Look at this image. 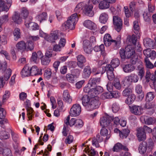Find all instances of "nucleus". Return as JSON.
Masks as SVG:
<instances>
[{
	"mask_svg": "<svg viewBox=\"0 0 156 156\" xmlns=\"http://www.w3.org/2000/svg\"><path fill=\"white\" fill-rule=\"evenodd\" d=\"M119 53L122 59L130 58L135 54L134 45H128L125 47V49H121Z\"/></svg>",
	"mask_w": 156,
	"mask_h": 156,
	"instance_id": "1",
	"label": "nucleus"
},
{
	"mask_svg": "<svg viewBox=\"0 0 156 156\" xmlns=\"http://www.w3.org/2000/svg\"><path fill=\"white\" fill-rule=\"evenodd\" d=\"M112 121L116 125L119 124L120 120L118 117L113 118V117L107 115L101 118L100 119L101 125L102 126L107 127L111 123Z\"/></svg>",
	"mask_w": 156,
	"mask_h": 156,
	"instance_id": "2",
	"label": "nucleus"
},
{
	"mask_svg": "<svg viewBox=\"0 0 156 156\" xmlns=\"http://www.w3.org/2000/svg\"><path fill=\"white\" fill-rule=\"evenodd\" d=\"M78 20V15L76 13H75L68 18L66 21V24H67L70 30H73L75 28V25Z\"/></svg>",
	"mask_w": 156,
	"mask_h": 156,
	"instance_id": "3",
	"label": "nucleus"
},
{
	"mask_svg": "<svg viewBox=\"0 0 156 156\" xmlns=\"http://www.w3.org/2000/svg\"><path fill=\"white\" fill-rule=\"evenodd\" d=\"M96 98L91 97V100L86 109L89 111L98 108L100 104Z\"/></svg>",
	"mask_w": 156,
	"mask_h": 156,
	"instance_id": "4",
	"label": "nucleus"
},
{
	"mask_svg": "<svg viewBox=\"0 0 156 156\" xmlns=\"http://www.w3.org/2000/svg\"><path fill=\"white\" fill-rule=\"evenodd\" d=\"M81 111L80 105L78 104H76L73 105L70 111V114L72 116H77L80 114Z\"/></svg>",
	"mask_w": 156,
	"mask_h": 156,
	"instance_id": "5",
	"label": "nucleus"
},
{
	"mask_svg": "<svg viewBox=\"0 0 156 156\" xmlns=\"http://www.w3.org/2000/svg\"><path fill=\"white\" fill-rule=\"evenodd\" d=\"M59 33L58 31L55 30L52 31L49 36L45 37L46 40L50 42H54L55 40L59 39Z\"/></svg>",
	"mask_w": 156,
	"mask_h": 156,
	"instance_id": "6",
	"label": "nucleus"
},
{
	"mask_svg": "<svg viewBox=\"0 0 156 156\" xmlns=\"http://www.w3.org/2000/svg\"><path fill=\"white\" fill-rule=\"evenodd\" d=\"M12 73V70L8 69L5 70L4 77H0V88L2 87L5 83V81H7L10 78Z\"/></svg>",
	"mask_w": 156,
	"mask_h": 156,
	"instance_id": "7",
	"label": "nucleus"
},
{
	"mask_svg": "<svg viewBox=\"0 0 156 156\" xmlns=\"http://www.w3.org/2000/svg\"><path fill=\"white\" fill-rule=\"evenodd\" d=\"M113 23L115 26V30L119 32L122 28V20L119 17L116 16H113Z\"/></svg>",
	"mask_w": 156,
	"mask_h": 156,
	"instance_id": "8",
	"label": "nucleus"
},
{
	"mask_svg": "<svg viewBox=\"0 0 156 156\" xmlns=\"http://www.w3.org/2000/svg\"><path fill=\"white\" fill-rule=\"evenodd\" d=\"M83 48L85 52L87 54L91 53L92 51V44L87 40H85L83 41Z\"/></svg>",
	"mask_w": 156,
	"mask_h": 156,
	"instance_id": "9",
	"label": "nucleus"
},
{
	"mask_svg": "<svg viewBox=\"0 0 156 156\" xmlns=\"http://www.w3.org/2000/svg\"><path fill=\"white\" fill-rule=\"evenodd\" d=\"M131 112L136 115H139L141 114V110L142 109L141 106L135 105L129 106Z\"/></svg>",
	"mask_w": 156,
	"mask_h": 156,
	"instance_id": "10",
	"label": "nucleus"
},
{
	"mask_svg": "<svg viewBox=\"0 0 156 156\" xmlns=\"http://www.w3.org/2000/svg\"><path fill=\"white\" fill-rule=\"evenodd\" d=\"M143 43L147 48L154 49L155 47L154 41L149 38H146L144 39Z\"/></svg>",
	"mask_w": 156,
	"mask_h": 156,
	"instance_id": "11",
	"label": "nucleus"
},
{
	"mask_svg": "<svg viewBox=\"0 0 156 156\" xmlns=\"http://www.w3.org/2000/svg\"><path fill=\"white\" fill-rule=\"evenodd\" d=\"M93 8V6L92 4L88 3L84 5L83 3L80 2L77 5L75 9L76 10H92Z\"/></svg>",
	"mask_w": 156,
	"mask_h": 156,
	"instance_id": "12",
	"label": "nucleus"
},
{
	"mask_svg": "<svg viewBox=\"0 0 156 156\" xmlns=\"http://www.w3.org/2000/svg\"><path fill=\"white\" fill-rule=\"evenodd\" d=\"M137 136L138 140L140 141H144L146 139V135L145 132L143 131L142 127H140L137 129Z\"/></svg>",
	"mask_w": 156,
	"mask_h": 156,
	"instance_id": "13",
	"label": "nucleus"
},
{
	"mask_svg": "<svg viewBox=\"0 0 156 156\" xmlns=\"http://www.w3.org/2000/svg\"><path fill=\"white\" fill-rule=\"evenodd\" d=\"M103 88L102 87L100 86H96L95 87L91 88V96L96 98H98L97 95L100 93L102 92Z\"/></svg>",
	"mask_w": 156,
	"mask_h": 156,
	"instance_id": "14",
	"label": "nucleus"
},
{
	"mask_svg": "<svg viewBox=\"0 0 156 156\" xmlns=\"http://www.w3.org/2000/svg\"><path fill=\"white\" fill-rule=\"evenodd\" d=\"M25 25L27 27L30 28V30H35L39 29V26L37 23L30 22V20L27 21L26 20L25 21Z\"/></svg>",
	"mask_w": 156,
	"mask_h": 156,
	"instance_id": "15",
	"label": "nucleus"
},
{
	"mask_svg": "<svg viewBox=\"0 0 156 156\" xmlns=\"http://www.w3.org/2000/svg\"><path fill=\"white\" fill-rule=\"evenodd\" d=\"M101 81V78H99L91 77L89 80L88 85L90 86L91 87H95L96 85L100 83Z\"/></svg>",
	"mask_w": 156,
	"mask_h": 156,
	"instance_id": "16",
	"label": "nucleus"
},
{
	"mask_svg": "<svg viewBox=\"0 0 156 156\" xmlns=\"http://www.w3.org/2000/svg\"><path fill=\"white\" fill-rule=\"evenodd\" d=\"M62 99L65 102L70 103L72 101V97L70 96L68 91L65 90L63 91L62 95Z\"/></svg>",
	"mask_w": 156,
	"mask_h": 156,
	"instance_id": "17",
	"label": "nucleus"
},
{
	"mask_svg": "<svg viewBox=\"0 0 156 156\" xmlns=\"http://www.w3.org/2000/svg\"><path fill=\"white\" fill-rule=\"evenodd\" d=\"M130 60V62L132 65H136L137 66V67L140 66H140H142V62L139 59H138V57L137 55L134 54L133 56H132Z\"/></svg>",
	"mask_w": 156,
	"mask_h": 156,
	"instance_id": "18",
	"label": "nucleus"
},
{
	"mask_svg": "<svg viewBox=\"0 0 156 156\" xmlns=\"http://www.w3.org/2000/svg\"><path fill=\"white\" fill-rule=\"evenodd\" d=\"M20 73L23 77L28 76L30 75V67L28 64L24 67Z\"/></svg>",
	"mask_w": 156,
	"mask_h": 156,
	"instance_id": "19",
	"label": "nucleus"
},
{
	"mask_svg": "<svg viewBox=\"0 0 156 156\" xmlns=\"http://www.w3.org/2000/svg\"><path fill=\"white\" fill-rule=\"evenodd\" d=\"M84 26L88 29L92 30H95L96 28V24L90 20H87L83 23Z\"/></svg>",
	"mask_w": 156,
	"mask_h": 156,
	"instance_id": "20",
	"label": "nucleus"
},
{
	"mask_svg": "<svg viewBox=\"0 0 156 156\" xmlns=\"http://www.w3.org/2000/svg\"><path fill=\"white\" fill-rule=\"evenodd\" d=\"M121 38L120 36L117 37L116 40H113L111 43V45H112L114 49H117L120 47L121 43Z\"/></svg>",
	"mask_w": 156,
	"mask_h": 156,
	"instance_id": "21",
	"label": "nucleus"
},
{
	"mask_svg": "<svg viewBox=\"0 0 156 156\" xmlns=\"http://www.w3.org/2000/svg\"><path fill=\"white\" fill-rule=\"evenodd\" d=\"M16 49L19 51H26V43L23 41L18 42L16 45Z\"/></svg>",
	"mask_w": 156,
	"mask_h": 156,
	"instance_id": "22",
	"label": "nucleus"
},
{
	"mask_svg": "<svg viewBox=\"0 0 156 156\" xmlns=\"http://www.w3.org/2000/svg\"><path fill=\"white\" fill-rule=\"evenodd\" d=\"M77 65L81 68H82L84 66L83 64L86 62L85 58L82 55H79L77 57Z\"/></svg>",
	"mask_w": 156,
	"mask_h": 156,
	"instance_id": "23",
	"label": "nucleus"
},
{
	"mask_svg": "<svg viewBox=\"0 0 156 156\" xmlns=\"http://www.w3.org/2000/svg\"><path fill=\"white\" fill-rule=\"evenodd\" d=\"M47 18V14L46 12H43L37 15L36 17V19L40 23L46 20Z\"/></svg>",
	"mask_w": 156,
	"mask_h": 156,
	"instance_id": "24",
	"label": "nucleus"
},
{
	"mask_svg": "<svg viewBox=\"0 0 156 156\" xmlns=\"http://www.w3.org/2000/svg\"><path fill=\"white\" fill-rule=\"evenodd\" d=\"M124 71L126 73H130L133 71L135 67L132 64H129L124 65L122 67Z\"/></svg>",
	"mask_w": 156,
	"mask_h": 156,
	"instance_id": "25",
	"label": "nucleus"
},
{
	"mask_svg": "<svg viewBox=\"0 0 156 156\" xmlns=\"http://www.w3.org/2000/svg\"><path fill=\"white\" fill-rule=\"evenodd\" d=\"M113 40L111 35L108 34H106L104 37V42L105 45L106 47L109 46Z\"/></svg>",
	"mask_w": 156,
	"mask_h": 156,
	"instance_id": "26",
	"label": "nucleus"
},
{
	"mask_svg": "<svg viewBox=\"0 0 156 156\" xmlns=\"http://www.w3.org/2000/svg\"><path fill=\"white\" fill-rule=\"evenodd\" d=\"M149 72H147L146 73V78L147 81H148V79H150L151 80L150 83H153V85L156 84V76L154 74H150ZM149 82V81H148Z\"/></svg>",
	"mask_w": 156,
	"mask_h": 156,
	"instance_id": "27",
	"label": "nucleus"
},
{
	"mask_svg": "<svg viewBox=\"0 0 156 156\" xmlns=\"http://www.w3.org/2000/svg\"><path fill=\"white\" fill-rule=\"evenodd\" d=\"M12 20L15 23L17 24H20L22 22V17H20V14L16 12L12 17Z\"/></svg>",
	"mask_w": 156,
	"mask_h": 156,
	"instance_id": "28",
	"label": "nucleus"
},
{
	"mask_svg": "<svg viewBox=\"0 0 156 156\" xmlns=\"http://www.w3.org/2000/svg\"><path fill=\"white\" fill-rule=\"evenodd\" d=\"M133 30L134 33L137 35V37L140 36L141 32L140 30L138 22L135 21L133 22Z\"/></svg>",
	"mask_w": 156,
	"mask_h": 156,
	"instance_id": "29",
	"label": "nucleus"
},
{
	"mask_svg": "<svg viewBox=\"0 0 156 156\" xmlns=\"http://www.w3.org/2000/svg\"><path fill=\"white\" fill-rule=\"evenodd\" d=\"M11 5V1H9L8 2L5 3L2 0H0V9L2 10L9 9Z\"/></svg>",
	"mask_w": 156,
	"mask_h": 156,
	"instance_id": "30",
	"label": "nucleus"
},
{
	"mask_svg": "<svg viewBox=\"0 0 156 156\" xmlns=\"http://www.w3.org/2000/svg\"><path fill=\"white\" fill-rule=\"evenodd\" d=\"M81 100L83 105L86 109L87 106L89 104L91 98H90L89 96L87 95H84L83 96Z\"/></svg>",
	"mask_w": 156,
	"mask_h": 156,
	"instance_id": "31",
	"label": "nucleus"
},
{
	"mask_svg": "<svg viewBox=\"0 0 156 156\" xmlns=\"http://www.w3.org/2000/svg\"><path fill=\"white\" fill-rule=\"evenodd\" d=\"M147 143L143 142L140 144L138 150L139 152L141 154L145 153L147 150Z\"/></svg>",
	"mask_w": 156,
	"mask_h": 156,
	"instance_id": "32",
	"label": "nucleus"
},
{
	"mask_svg": "<svg viewBox=\"0 0 156 156\" xmlns=\"http://www.w3.org/2000/svg\"><path fill=\"white\" fill-rule=\"evenodd\" d=\"M94 50L96 52L101 51V54L103 56L106 55V53L105 50V47L103 44H101L99 46H95L94 47Z\"/></svg>",
	"mask_w": 156,
	"mask_h": 156,
	"instance_id": "33",
	"label": "nucleus"
},
{
	"mask_svg": "<svg viewBox=\"0 0 156 156\" xmlns=\"http://www.w3.org/2000/svg\"><path fill=\"white\" fill-rule=\"evenodd\" d=\"M102 129L100 131V134L101 135L104 136H106V140L105 141L106 142V140H108L109 138L110 137L111 135L110 134H108V131L107 129L105 128L106 127L102 126Z\"/></svg>",
	"mask_w": 156,
	"mask_h": 156,
	"instance_id": "34",
	"label": "nucleus"
},
{
	"mask_svg": "<svg viewBox=\"0 0 156 156\" xmlns=\"http://www.w3.org/2000/svg\"><path fill=\"white\" fill-rule=\"evenodd\" d=\"M127 97V98L125 100V102L129 105H130L132 104L136 98V96L134 94H131Z\"/></svg>",
	"mask_w": 156,
	"mask_h": 156,
	"instance_id": "35",
	"label": "nucleus"
},
{
	"mask_svg": "<svg viewBox=\"0 0 156 156\" xmlns=\"http://www.w3.org/2000/svg\"><path fill=\"white\" fill-rule=\"evenodd\" d=\"M132 83L128 76L124 77L122 81V84L124 87H130Z\"/></svg>",
	"mask_w": 156,
	"mask_h": 156,
	"instance_id": "36",
	"label": "nucleus"
},
{
	"mask_svg": "<svg viewBox=\"0 0 156 156\" xmlns=\"http://www.w3.org/2000/svg\"><path fill=\"white\" fill-rule=\"evenodd\" d=\"M132 89L130 87H127L122 92V95L125 97L129 96L131 94H133Z\"/></svg>",
	"mask_w": 156,
	"mask_h": 156,
	"instance_id": "37",
	"label": "nucleus"
},
{
	"mask_svg": "<svg viewBox=\"0 0 156 156\" xmlns=\"http://www.w3.org/2000/svg\"><path fill=\"white\" fill-rule=\"evenodd\" d=\"M120 63L119 60L117 58H115L112 59L110 64H107V65H109L111 66L112 68L113 69L114 68H116L118 66Z\"/></svg>",
	"mask_w": 156,
	"mask_h": 156,
	"instance_id": "38",
	"label": "nucleus"
},
{
	"mask_svg": "<svg viewBox=\"0 0 156 156\" xmlns=\"http://www.w3.org/2000/svg\"><path fill=\"white\" fill-rule=\"evenodd\" d=\"M91 73L90 68L89 66H86L85 67L83 72V75L84 78L89 77Z\"/></svg>",
	"mask_w": 156,
	"mask_h": 156,
	"instance_id": "39",
	"label": "nucleus"
},
{
	"mask_svg": "<svg viewBox=\"0 0 156 156\" xmlns=\"http://www.w3.org/2000/svg\"><path fill=\"white\" fill-rule=\"evenodd\" d=\"M109 6V3L104 0L101 1L99 5V7L100 9H107Z\"/></svg>",
	"mask_w": 156,
	"mask_h": 156,
	"instance_id": "40",
	"label": "nucleus"
},
{
	"mask_svg": "<svg viewBox=\"0 0 156 156\" xmlns=\"http://www.w3.org/2000/svg\"><path fill=\"white\" fill-rule=\"evenodd\" d=\"M132 83H136L139 79L138 76L135 73H132L128 76Z\"/></svg>",
	"mask_w": 156,
	"mask_h": 156,
	"instance_id": "41",
	"label": "nucleus"
},
{
	"mask_svg": "<svg viewBox=\"0 0 156 156\" xmlns=\"http://www.w3.org/2000/svg\"><path fill=\"white\" fill-rule=\"evenodd\" d=\"M10 136L9 133L5 131L0 132V139L1 140L9 139Z\"/></svg>",
	"mask_w": 156,
	"mask_h": 156,
	"instance_id": "42",
	"label": "nucleus"
},
{
	"mask_svg": "<svg viewBox=\"0 0 156 156\" xmlns=\"http://www.w3.org/2000/svg\"><path fill=\"white\" fill-rule=\"evenodd\" d=\"M29 12L28 10H22L20 14L21 17L24 19H25V21L26 20L27 21L31 20V18L30 17H28L29 16Z\"/></svg>",
	"mask_w": 156,
	"mask_h": 156,
	"instance_id": "43",
	"label": "nucleus"
},
{
	"mask_svg": "<svg viewBox=\"0 0 156 156\" xmlns=\"http://www.w3.org/2000/svg\"><path fill=\"white\" fill-rule=\"evenodd\" d=\"M129 133V130L127 129H122V131H120L119 136L122 138H126L127 137Z\"/></svg>",
	"mask_w": 156,
	"mask_h": 156,
	"instance_id": "44",
	"label": "nucleus"
},
{
	"mask_svg": "<svg viewBox=\"0 0 156 156\" xmlns=\"http://www.w3.org/2000/svg\"><path fill=\"white\" fill-rule=\"evenodd\" d=\"M108 18L107 14L104 13L101 14L100 17V21L101 23H105L107 21Z\"/></svg>",
	"mask_w": 156,
	"mask_h": 156,
	"instance_id": "45",
	"label": "nucleus"
},
{
	"mask_svg": "<svg viewBox=\"0 0 156 156\" xmlns=\"http://www.w3.org/2000/svg\"><path fill=\"white\" fill-rule=\"evenodd\" d=\"M30 69L31 76H35L38 74V69L37 66H34L31 67H30Z\"/></svg>",
	"mask_w": 156,
	"mask_h": 156,
	"instance_id": "46",
	"label": "nucleus"
},
{
	"mask_svg": "<svg viewBox=\"0 0 156 156\" xmlns=\"http://www.w3.org/2000/svg\"><path fill=\"white\" fill-rule=\"evenodd\" d=\"M13 34L14 37V40L16 41L20 37V29L16 28L14 30Z\"/></svg>",
	"mask_w": 156,
	"mask_h": 156,
	"instance_id": "47",
	"label": "nucleus"
},
{
	"mask_svg": "<svg viewBox=\"0 0 156 156\" xmlns=\"http://www.w3.org/2000/svg\"><path fill=\"white\" fill-rule=\"evenodd\" d=\"M34 48V45L33 42L30 41H27V44H26V51H32L33 50Z\"/></svg>",
	"mask_w": 156,
	"mask_h": 156,
	"instance_id": "48",
	"label": "nucleus"
},
{
	"mask_svg": "<svg viewBox=\"0 0 156 156\" xmlns=\"http://www.w3.org/2000/svg\"><path fill=\"white\" fill-rule=\"evenodd\" d=\"M137 37L136 35L133 34L132 36H129L128 37L129 41L130 42H132L133 44H135L136 43V41L138 37Z\"/></svg>",
	"mask_w": 156,
	"mask_h": 156,
	"instance_id": "49",
	"label": "nucleus"
},
{
	"mask_svg": "<svg viewBox=\"0 0 156 156\" xmlns=\"http://www.w3.org/2000/svg\"><path fill=\"white\" fill-rule=\"evenodd\" d=\"M105 71H106L107 76H110V75L114 74L113 71L114 69L112 68L109 65H107L105 67Z\"/></svg>",
	"mask_w": 156,
	"mask_h": 156,
	"instance_id": "50",
	"label": "nucleus"
},
{
	"mask_svg": "<svg viewBox=\"0 0 156 156\" xmlns=\"http://www.w3.org/2000/svg\"><path fill=\"white\" fill-rule=\"evenodd\" d=\"M138 67V72L137 73L138 76L140 77L141 80H142L143 77H144V73L145 71L144 69V68L142 67V66Z\"/></svg>",
	"mask_w": 156,
	"mask_h": 156,
	"instance_id": "51",
	"label": "nucleus"
},
{
	"mask_svg": "<svg viewBox=\"0 0 156 156\" xmlns=\"http://www.w3.org/2000/svg\"><path fill=\"white\" fill-rule=\"evenodd\" d=\"M41 63L43 65H48L51 61L50 58L44 56L41 59Z\"/></svg>",
	"mask_w": 156,
	"mask_h": 156,
	"instance_id": "52",
	"label": "nucleus"
},
{
	"mask_svg": "<svg viewBox=\"0 0 156 156\" xmlns=\"http://www.w3.org/2000/svg\"><path fill=\"white\" fill-rule=\"evenodd\" d=\"M155 97L154 93V92H150L147 93L146 95V100L147 101H152Z\"/></svg>",
	"mask_w": 156,
	"mask_h": 156,
	"instance_id": "53",
	"label": "nucleus"
},
{
	"mask_svg": "<svg viewBox=\"0 0 156 156\" xmlns=\"http://www.w3.org/2000/svg\"><path fill=\"white\" fill-rule=\"evenodd\" d=\"M113 84L114 87L118 90H120L121 88L119 80L118 78L114 79Z\"/></svg>",
	"mask_w": 156,
	"mask_h": 156,
	"instance_id": "54",
	"label": "nucleus"
},
{
	"mask_svg": "<svg viewBox=\"0 0 156 156\" xmlns=\"http://www.w3.org/2000/svg\"><path fill=\"white\" fill-rule=\"evenodd\" d=\"M74 76L68 73L66 75V78L67 80L69 82L73 83L75 81Z\"/></svg>",
	"mask_w": 156,
	"mask_h": 156,
	"instance_id": "55",
	"label": "nucleus"
},
{
	"mask_svg": "<svg viewBox=\"0 0 156 156\" xmlns=\"http://www.w3.org/2000/svg\"><path fill=\"white\" fill-rule=\"evenodd\" d=\"M122 145L120 143H118L114 146L112 148V150L114 152H118L122 149Z\"/></svg>",
	"mask_w": 156,
	"mask_h": 156,
	"instance_id": "56",
	"label": "nucleus"
},
{
	"mask_svg": "<svg viewBox=\"0 0 156 156\" xmlns=\"http://www.w3.org/2000/svg\"><path fill=\"white\" fill-rule=\"evenodd\" d=\"M101 98L102 99H110L112 98L111 94L110 92L105 93L102 94Z\"/></svg>",
	"mask_w": 156,
	"mask_h": 156,
	"instance_id": "57",
	"label": "nucleus"
},
{
	"mask_svg": "<svg viewBox=\"0 0 156 156\" xmlns=\"http://www.w3.org/2000/svg\"><path fill=\"white\" fill-rule=\"evenodd\" d=\"M154 146V143L152 140H150L147 143V151L150 152Z\"/></svg>",
	"mask_w": 156,
	"mask_h": 156,
	"instance_id": "58",
	"label": "nucleus"
},
{
	"mask_svg": "<svg viewBox=\"0 0 156 156\" xmlns=\"http://www.w3.org/2000/svg\"><path fill=\"white\" fill-rule=\"evenodd\" d=\"M112 108L113 112L116 113L119 109V105L116 102H115L112 104Z\"/></svg>",
	"mask_w": 156,
	"mask_h": 156,
	"instance_id": "59",
	"label": "nucleus"
},
{
	"mask_svg": "<svg viewBox=\"0 0 156 156\" xmlns=\"http://www.w3.org/2000/svg\"><path fill=\"white\" fill-rule=\"evenodd\" d=\"M91 87L88 85L86 87H85L83 88V91L86 93H88V94L90 97L91 96Z\"/></svg>",
	"mask_w": 156,
	"mask_h": 156,
	"instance_id": "60",
	"label": "nucleus"
},
{
	"mask_svg": "<svg viewBox=\"0 0 156 156\" xmlns=\"http://www.w3.org/2000/svg\"><path fill=\"white\" fill-rule=\"evenodd\" d=\"M155 121H156V119H155L154 118L151 117L148 118L145 121V124L147 125L153 124Z\"/></svg>",
	"mask_w": 156,
	"mask_h": 156,
	"instance_id": "61",
	"label": "nucleus"
},
{
	"mask_svg": "<svg viewBox=\"0 0 156 156\" xmlns=\"http://www.w3.org/2000/svg\"><path fill=\"white\" fill-rule=\"evenodd\" d=\"M27 115L28 118L30 120L32 119L34 115L33 114V112H34L33 109L32 108H31L28 109L27 108Z\"/></svg>",
	"mask_w": 156,
	"mask_h": 156,
	"instance_id": "62",
	"label": "nucleus"
},
{
	"mask_svg": "<svg viewBox=\"0 0 156 156\" xmlns=\"http://www.w3.org/2000/svg\"><path fill=\"white\" fill-rule=\"evenodd\" d=\"M83 125V123L82 120L80 119L76 120L75 126L77 128H80L82 127Z\"/></svg>",
	"mask_w": 156,
	"mask_h": 156,
	"instance_id": "63",
	"label": "nucleus"
},
{
	"mask_svg": "<svg viewBox=\"0 0 156 156\" xmlns=\"http://www.w3.org/2000/svg\"><path fill=\"white\" fill-rule=\"evenodd\" d=\"M144 60L147 68L152 69L154 67V65L150 62L148 58H145Z\"/></svg>",
	"mask_w": 156,
	"mask_h": 156,
	"instance_id": "64",
	"label": "nucleus"
}]
</instances>
